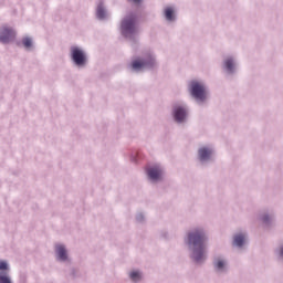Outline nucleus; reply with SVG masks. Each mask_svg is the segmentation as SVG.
<instances>
[{
    "label": "nucleus",
    "mask_w": 283,
    "mask_h": 283,
    "mask_svg": "<svg viewBox=\"0 0 283 283\" xmlns=\"http://www.w3.org/2000/svg\"><path fill=\"white\" fill-rule=\"evenodd\" d=\"M205 242H207V237L202 230H195L188 234V244L193 249L195 262L205 260Z\"/></svg>",
    "instance_id": "f257e3e1"
},
{
    "label": "nucleus",
    "mask_w": 283,
    "mask_h": 283,
    "mask_svg": "<svg viewBox=\"0 0 283 283\" xmlns=\"http://www.w3.org/2000/svg\"><path fill=\"white\" fill-rule=\"evenodd\" d=\"M190 94L193 96V98H197V101H205V98H207L205 85L197 81H192L190 83Z\"/></svg>",
    "instance_id": "f03ea898"
},
{
    "label": "nucleus",
    "mask_w": 283,
    "mask_h": 283,
    "mask_svg": "<svg viewBox=\"0 0 283 283\" xmlns=\"http://www.w3.org/2000/svg\"><path fill=\"white\" fill-rule=\"evenodd\" d=\"M71 57L75 65H85L87 63V56L85 55V51L78 46L71 48Z\"/></svg>",
    "instance_id": "7ed1b4c3"
},
{
    "label": "nucleus",
    "mask_w": 283,
    "mask_h": 283,
    "mask_svg": "<svg viewBox=\"0 0 283 283\" xmlns=\"http://www.w3.org/2000/svg\"><path fill=\"white\" fill-rule=\"evenodd\" d=\"M136 20L134 18H126L122 22V32L124 36H129V34H134L136 32L135 27Z\"/></svg>",
    "instance_id": "20e7f679"
},
{
    "label": "nucleus",
    "mask_w": 283,
    "mask_h": 283,
    "mask_svg": "<svg viewBox=\"0 0 283 283\" xmlns=\"http://www.w3.org/2000/svg\"><path fill=\"white\" fill-rule=\"evenodd\" d=\"M14 36H17V33L11 28L2 27V29L0 30L1 43H10V41H14Z\"/></svg>",
    "instance_id": "39448f33"
},
{
    "label": "nucleus",
    "mask_w": 283,
    "mask_h": 283,
    "mask_svg": "<svg viewBox=\"0 0 283 283\" xmlns=\"http://www.w3.org/2000/svg\"><path fill=\"white\" fill-rule=\"evenodd\" d=\"M147 174L150 180H160V178H163V169H160L158 166L148 168Z\"/></svg>",
    "instance_id": "423d86ee"
},
{
    "label": "nucleus",
    "mask_w": 283,
    "mask_h": 283,
    "mask_svg": "<svg viewBox=\"0 0 283 283\" xmlns=\"http://www.w3.org/2000/svg\"><path fill=\"white\" fill-rule=\"evenodd\" d=\"M154 66V59H150V62H145L143 60H135L132 63L133 70H143V67H151Z\"/></svg>",
    "instance_id": "0eeeda50"
},
{
    "label": "nucleus",
    "mask_w": 283,
    "mask_h": 283,
    "mask_svg": "<svg viewBox=\"0 0 283 283\" xmlns=\"http://www.w3.org/2000/svg\"><path fill=\"white\" fill-rule=\"evenodd\" d=\"M175 120L182 123L187 118V111L180 106L175 107L174 112Z\"/></svg>",
    "instance_id": "6e6552de"
},
{
    "label": "nucleus",
    "mask_w": 283,
    "mask_h": 283,
    "mask_svg": "<svg viewBox=\"0 0 283 283\" xmlns=\"http://www.w3.org/2000/svg\"><path fill=\"white\" fill-rule=\"evenodd\" d=\"M56 253L59 260H62V262H65V260H67V251L65 250V247L56 245Z\"/></svg>",
    "instance_id": "1a4fd4ad"
},
{
    "label": "nucleus",
    "mask_w": 283,
    "mask_h": 283,
    "mask_svg": "<svg viewBox=\"0 0 283 283\" xmlns=\"http://www.w3.org/2000/svg\"><path fill=\"white\" fill-rule=\"evenodd\" d=\"M211 149L209 148H200L199 149V158L200 160H209V158L211 157Z\"/></svg>",
    "instance_id": "9d476101"
},
{
    "label": "nucleus",
    "mask_w": 283,
    "mask_h": 283,
    "mask_svg": "<svg viewBox=\"0 0 283 283\" xmlns=\"http://www.w3.org/2000/svg\"><path fill=\"white\" fill-rule=\"evenodd\" d=\"M234 247H242L244 244V234H237L233 240Z\"/></svg>",
    "instance_id": "9b49d317"
},
{
    "label": "nucleus",
    "mask_w": 283,
    "mask_h": 283,
    "mask_svg": "<svg viewBox=\"0 0 283 283\" xmlns=\"http://www.w3.org/2000/svg\"><path fill=\"white\" fill-rule=\"evenodd\" d=\"M165 17H166L167 21H174V9L167 8L165 10Z\"/></svg>",
    "instance_id": "f8f14e48"
},
{
    "label": "nucleus",
    "mask_w": 283,
    "mask_h": 283,
    "mask_svg": "<svg viewBox=\"0 0 283 283\" xmlns=\"http://www.w3.org/2000/svg\"><path fill=\"white\" fill-rule=\"evenodd\" d=\"M226 69L228 72H233V60L232 59H228L226 60Z\"/></svg>",
    "instance_id": "ddd939ff"
},
{
    "label": "nucleus",
    "mask_w": 283,
    "mask_h": 283,
    "mask_svg": "<svg viewBox=\"0 0 283 283\" xmlns=\"http://www.w3.org/2000/svg\"><path fill=\"white\" fill-rule=\"evenodd\" d=\"M129 277H130V280H133V282H138L139 280H140V273L139 272H132L130 274H129Z\"/></svg>",
    "instance_id": "4468645a"
},
{
    "label": "nucleus",
    "mask_w": 283,
    "mask_h": 283,
    "mask_svg": "<svg viewBox=\"0 0 283 283\" xmlns=\"http://www.w3.org/2000/svg\"><path fill=\"white\" fill-rule=\"evenodd\" d=\"M97 18L98 19H105V9L102 7L97 8Z\"/></svg>",
    "instance_id": "2eb2a0df"
},
{
    "label": "nucleus",
    "mask_w": 283,
    "mask_h": 283,
    "mask_svg": "<svg viewBox=\"0 0 283 283\" xmlns=\"http://www.w3.org/2000/svg\"><path fill=\"white\" fill-rule=\"evenodd\" d=\"M22 43H23L24 48H32V39H30V38H24L22 40Z\"/></svg>",
    "instance_id": "dca6fc26"
},
{
    "label": "nucleus",
    "mask_w": 283,
    "mask_h": 283,
    "mask_svg": "<svg viewBox=\"0 0 283 283\" xmlns=\"http://www.w3.org/2000/svg\"><path fill=\"white\" fill-rule=\"evenodd\" d=\"M0 283H12L10 276L0 274Z\"/></svg>",
    "instance_id": "f3484780"
},
{
    "label": "nucleus",
    "mask_w": 283,
    "mask_h": 283,
    "mask_svg": "<svg viewBox=\"0 0 283 283\" xmlns=\"http://www.w3.org/2000/svg\"><path fill=\"white\" fill-rule=\"evenodd\" d=\"M0 271H8V263L6 261H0Z\"/></svg>",
    "instance_id": "a211bd4d"
},
{
    "label": "nucleus",
    "mask_w": 283,
    "mask_h": 283,
    "mask_svg": "<svg viewBox=\"0 0 283 283\" xmlns=\"http://www.w3.org/2000/svg\"><path fill=\"white\" fill-rule=\"evenodd\" d=\"M216 268L217 269H224V261H222V260L217 261Z\"/></svg>",
    "instance_id": "6ab92c4d"
},
{
    "label": "nucleus",
    "mask_w": 283,
    "mask_h": 283,
    "mask_svg": "<svg viewBox=\"0 0 283 283\" xmlns=\"http://www.w3.org/2000/svg\"><path fill=\"white\" fill-rule=\"evenodd\" d=\"M130 1L132 3H140V0H128Z\"/></svg>",
    "instance_id": "aec40b11"
},
{
    "label": "nucleus",
    "mask_w": 283,
    "mask_h": 283,
    "mask_svg": "<svg viewBox=\"0 0 283 283\" xmlns=\"http://www.w3.org/2000/svg\"><path fill=\"white\" fill-rule=\"evenodd\" d=\"M280 255L283 258V248L280 249Z\"/></svg>",
    "instance_id": "412c9836"
},
{
    "label": "nucleus",
    "mask_w": 283,
    "mask_h": 283,
    "mask_svg": "<svg viewBox=\"0 0 283 283\" xmlns=\"http://www.w3.org/2000/svg\"><path fill=\"white\" fill-rule=\"evenodd\" d=\"M263 220H264V222H266V220H269V217H264V219H263Z\"/></svg>",
    "instance_id": "4be33fe9"
}]
</instances>
